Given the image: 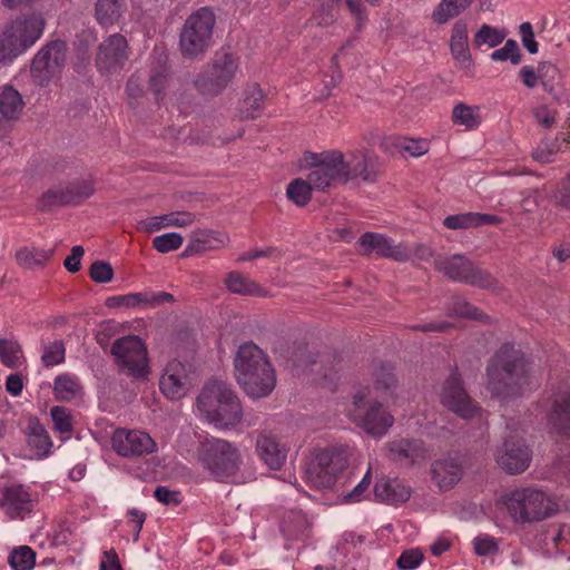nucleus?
<instances>
[{
    "mask_svg": "<svg viewBox=\"0 0 570 570\" xmlns=\"http://www.w3.org/2000/svg\"><path fill=\"white\" fill-rule=\"evenodd\" d=\"M375 389L383 390L385 394L393 395V389L395 387V377L393 374V367L391 364H383L374 373Z\"/></svg>",
    "mask_w": 570,
    "mask_h": 570,
    "instance_id": "864d4df0",
    "label": "nucleus"
},
{
    "mask_svg": "<svg viewBox=\"0 0 570 570\" xmlns=\"http://www.w3.org/2000/svg\"><path fill=\"white\" fill-rule=\"evenodd\" d=\"M392 460L404 465H413L425 459V449L421 440L397 438L389 443Z\"/></svg>",
    "mask_w": 570,
    "mask_h": 570,
    "instance_id": "b1692460",
    "label": "nucleus"
},
{
    "mask_svg": "<svg viewBox=\"0 0 570 570\" xmlns=\"http://www.w3.org/2000/svg\"><path fill=\"white\" fill-rule=\"evenodd\" d=\"M501 218L497 215L482 213H462L449 215L444 218L443 225L449 229H469L483 225H497L501 223Z\"/></svg>",
    "mask_w": 570,
    "mask_h": 570,
    "instance_id": "7c9ffc66",
    "label": "nucleus"
},
{
    "mask_svg": "<svg viewBox=\"0 0 570 570\" xmlns=\"http://www.w3.org/2000/svg\"><path fill=\"white\" fill-rule=\"evenodd\" d=\"M491 59L494 61L510 60L512 65H519L521 62V50L518 42L513 39L507 40L502 48L491 53Z\"/></svg>",
    "mask_w": 570,
    "mask_h": 570,
    "instance_id": "603ef678",
    "label": "nucleus"
},
{
    "mask_svg": "<svg viewBox=\"0 0 570 570\" xmlns=\"http://www.w3.org/2000/svg\"><path fill=\"white\" fill-rule=\"evenodd\" d=\"M45 19L41 13H31L16 19L0 36V67L8 65L42 35Z\"/></svg>",
    "mask_w": 570,
    "mask_h": 570,
    "instance_id": "39448f33",
    "label": "nucleus"
},
{
    "mask_svg": "<svg viewBox=\"0 0 570 570\" xmlns=\"http://www.w3.org/2000/svg\"><path fill=\"white\" fill-rule=\"evenodd\" d=\"M194 385L190 370L184 363L173 360L166 365L159 381L161 393L168 400H180Z\"/></svg>",
    "mask_w": 570,
    "mask_h": 570,
    "instance_id": "aec40b11",
    "label": "nucleus"
},
{
    "mask_svg": "<svg viewBox=\"0 0 570 570\" xmlns=\"http://www.w3.org/2000/svg\"><path fill=\"white\" fill-rule=\"evenodd\" d=\"M474 551L478 556H492L499 550L498 542L489 534H481L473 540Z\"/></svg>",
    "mask_w": 570,
    "mask_h": 570,
    "instance_id": "052dcab7",
    "label": "nucleus"
},
{
    "mask_svg": "<svg viewBox=\"0 0 570 570\" xmlns=\"http://www.w3.org/2000/svg\"><path fill=\"white\" fill-rule=\"evenodd\" d=\"M312 189L321 190L311 181V173L307 176V180L297 178L293 180L286 190L287 197L295 203L297 206L306 205L311 199Z\"/></svg>",
    "mask_w": 570,
    "mask_h": 570,
    "instance_id": "79ce46f5",
    "label": "nucleus"
},
{
    "mask_svg": "<svg viewBox=\"0 0 570 570\" xmlns=\"http://www.w3.org/2000/svg\"><path fill=\"white\" fill-rule=\"evenodd\" d=\"M238 384L244 389L245 393L250 397L259 399L269 395L276 385V375L274 367L261 368L253 373L237 376Z\"/></svg>",
    "mask_w": 570,
    "mask_h": 570,
    "instance_id": "4be33fe9",
    "label": "nucleus"
},
{
    "mask_svg": "<svg viewBox=\"0 0 570 570\" xmlns=\"http://www.w3.org/2000/svg\"><path fill=\"white\" fill-rule=\"evenodd\" d=\"M502 502L517 524L539 522L552 513L548 497L534 487L514 489L502 497Z\"/></svg>",
    "mask_w": 570,
    "mask_h": 570,
    "instance_id": "423d86ee",
    "label": "nucleus"
},
{
    "mask_svg": "<svg viewBox=\"0 0 570 570\" xmlns=\"http://www.w3.org/2000/svg\"><path fill=\"white\" fill-rule=\"evenodd\" d=\"M94 193L91 184L86 180L73 181L48 189L38 200L40 212L51 210L56 206L79 204Z\"/></svg>",
    "mask_w": 570,
    "mask_h": 570,
    "instance_id": "dca6fc26",
    "label": "nucleus"
},
{
    "mask_svg": "<svg viewBox=\"0 0 570 570\" xmlns=\"http://www.w3.org/2000/svg\"><path fill=\"white\" fill-rule=\"evenodd\" d=\"M30 501V494L23 489V487L21 484H16L4 488L0 504L10 519H16L23 512L30 511L28 508Z\"/></svg>",
    "mask_w": 570,
    "mask_h": 570,
    "instance_id": "c756f323",
    "label": "nucleus"
},
{
    "mask_svg": "<svg viewBox=\"0 0 570 570\" xmlns=\"http://www.w3.org/2000/svg\"><path fill=\"white\" fill-rule=\"evenodd\" d=\"M519 32L524 48L532 55L537 53L539 51V43L534 40L532 24L530 22L521 23Z\"/></svg>",
    "mask_w": 570,
    "mask_h": 570,
    "instance_id": "e2e57ef3",
    "label": "nucleus"
},
{
    "mask_svg": "<svg viewBox=\"0 0 570 570\" xmlns=\"http://www.w3.org/2000/svg\"><path fill=\"white\" fill-rule=\"evenodd\" d=\"M348 466V454L343 448L320 450L306 470V479L317 489H332Z\"/></svg>",
    "mask_w": 570,
    "mask_h": 570,
    "instance_id": "1a4fd4ad",
    "label": "nucleus"
},
{
    "mask_svg": "<svg viewBox=\"0 0 570 570\" xmlns=\"http://www.w3.org/2000/svg\"><path fill=\"white\" fill-rule=\"evenodd\" d=\"M371 484V469L367 470L358 484L346 495L348 502H358L363 499Z\"/></svg>",
    "mask_w": 570,
    "mask_h": 570,
    "instance_id": "338daca9",
    "label": "nucleus"
},
{
    "mask_svg": "<svg viewBox=\"0 0 570 570\" xmlns=\"http://www.w3.org/2000/svg\"><path fill=\"white\" fill-rule=\"evenodd\" d=\"M284 357L292 363L295 368H303L311 366V372L318 373V370L314 367L317 365V361L307 351V345L303 343L295 344L292 350H288Z\"/></svg>",
    "mask_w": 570,
    "mask_h": 570,
    "instance_id": "37998d69",
    "label": "nucleus"
},
{
    "mask_svg": "<svg viewBox=\"0 0 570 570\" xmlns=\"http://www.w3.org/2000/svg\"><path fill=\"white\" fill-rule=\"evenodd\" d=\"M236 377L261 368H272V364L267 355L254 343H245L238 347L235 357Z\"/></svg>",
    "mask_w": 570,
    "mask_h": 570,
    "instance_id": "5701e85b",
    "label": "nucleus"
},
{
    "mask_svg": "<svg viewBox=\"0 0 570 570\" xmlns=\"http://www.w3.org/2000/svg\"><path fill=\"white\" fill-rule=\"evenodd\" d=\"M184 238L178 233H167L153 239V247L159 253H169L183 245Z\"/></svg>",
    "mask_w": 570,
    "mask_h": 570,
    "instance_id": "6e6d98bb",
    "label": "nucleus"
},
{
    "mask_svg": "<svg viewBox=\"0 0 570 570\" xmlns=\"http://www.w3.org/2000/svg\"><path fill=\"white\" fill-rule=\"evenodd\" d=\"M65 343L61 340H57L43 346L41 361L46 366H55L65 362Z\"/></svg>",
    "mask_w": 570,
    "mask_h": 570,
    "instance_id": "3c124183",
    "label": "nucleus"
},
{
    "mask_svg": "<svg viewBox=\"0 0 570 570\" xmlns=\"http://www.w3.org/2000/svg\"><path fill=\"white\" fill-rule=\"evenodd\" d=\"M224 284L233 294L258 297L267 296L266 289L239 272H229L224 278Z\"/></svg>",
    "mask_w": 570,
    "mask_h": 570,
    "instance_id": "473e14b6",
    "label": "nucleus"
},
{
    "mask_svg": "<svg viewBox=\"0 0 570 570\" xmlns=\"http://www.w3.org/2000/svg\"><path fill=\"white\" fill-rule=\"evenodd\" d=\"M110 353L115 355L122 372L134 377L148 374L147 348L140 337L130 335L117 340Z\"/></svg>",
    "mask_w": 570,
    "mask_h": 570,
    "instance_id": "ddd939ff",
    "label": "nucleus"
},
{
    "mask_svg": "<svg viewBox=\"0 0 570 570\" xmlns=\"http://www.w3.org/2000/svg\"><path fill=\"white\" fill-rule=\"evenodd\" d=\"M548 420L558 434H570V391H562L556 395Z\"/></svg>",
    "mask_w": 570,
    "mask_h": 570,
    "instance_id": "c85d7f7f",
    "label": "nucleus"
},
{
    "mask_svg": "<svg viewBox=\"0 0 570 570\" xmlns=\"http://www.w3.org/2000/svg\"><path fill=\"white\" fill-rule=\"evenodd\" d=\"M169 71L166 65H161L159 68L154 70L149 79V89L157 101H163L165 99V90L169 87Z\"/></svg>",
    "mask_w": 570,
    "mask_h": 570,
    "instance_id": "49530a36",
    "label": "nucleus"
},
{
    "mask_svg": "<svg viewBox=\"0 0 570 570\" xmlns=\"http://www.w3.org/2000/svg\"><path fill=\"white\" fill-rule=\"evenodd\" d=\"M488 390L492 396L507 400L531 391L538 385L525 355L511 343H504L487 366Z\"/></svg>",
    "mask_w": 570,
    "mask_h": 570,
    "instance_id": "f257e3e1",
    "label": "nucleus"
},
{
    "mask_svg": "<svg viewBox=\"0 0 570 570\" xmlns=\"http://www.w3.org/2000/svg\"><path fill=\"white\" fill-rule=\"evenodd\" d=\"M228 237L210 229H197L191 233L190 240L184 250V256H191L224 246Z\"/></svg>",
    "mask_w": 570,
    "mask_h": 570,
    "instance_id": "cd10ccee",
    "label": "nucleus"
},
{
    "mask_svg": "<svg viewBox=\"0 0 570 570\" xmlns=\"http://www.w3.org/2000/svg\"><path fill=\"white\" fill-rule=\"evenodd\" d=\"M50 415L56 431L62 434L72 432L71 415L66 407L56 405L51 407Z\"/></svg>",
    "mask_w": 570,
    "mask_h": 570,
    "instance_id": "4d7b16f0",
    "label": "nucleus"
},
{
    "mask_svg": "<svg viewBox=\"0 0 570 570\" xmlns=\"http://www.w3.org/2000/svg\"><path fill=\"white\" fill-rule=\"evenodd\" d=\"M535 120L544 128H550L556 122V110L546 105L539 106L533 111Z\"/></svg>",
    "mask_w": 570,
    "mask_h": 570,
    "instance_id": "69168bd1",
    "label": "nucleus"
},
{
    "mask_svg": "<svg viewBox=\"0 0 570 570\" xmlns=\"http://www.w3.org/2000/svg\"><path fill=\"white\" fill-rule=\"evenodd\" d=\"M495 460L507 473L519 474L529 468L532 452L523 439L510 435L495 453Z\"/></svg>",
    "mask_w": 570,
    "mask_h": 570,
    "instance_id": "6ab92c4d",
    "label": "nucleus"
},
{
    "mask_svg": "<svg viewBox=\"0 0 570 570\" xmlns=\"http://www.w3.org/2000/svg\"><path fill=\"white\" fill-rule=\"evenodd\" d=\"M215 22L214 12L207 7L199 8L186 19L179 36L183 56L194 58L209 48Z\"/></svg>",
    "mask_w": 570,
    "mask_h": 570,
    "instance_id": "0eeeda50",
    "label": "nucleus"
},
{
    "mask_svg": "<svg viewBox=\"0 0 570 570\" xmlns=\"http://www.w3.org/2000/svg\"><path fill=\"white\" fill-rule=\"evenodd\" d=\"M360 250L364 255L375 254L379 257L406 262L413 255L412 248L405 244H395L390 237L379 233H365L358 239Z\"/></svg>",
    "mask_w": 570,
    "mask_h": 570,
    "instance_id": "a211bd4d",
    "label": "nucleus"
},
{
    "mask_svg": "<svg viewBox=\"0 0 570 570\" xmlns=\"http://www.w3.org/2000/svg\"><path fill=\"white\" fill-rule=\"evenodd\" d=\"M52 250L22 247L16 252L17 264L24 269L43 267L51 257Z\"/></svg>",
    "mask_w": 570,
    "mask_h": 570,
    "instance_id": "4c0bfd02",
    "label": "nucleus"
},
{
    "mask_svg": "<svg viewBox=\"0 0 570 570\" xmlns=\"http://www.w3.org/2000/svg\"><path fill=\"white\" fill-rule=\"evenodd\" d=\"M462 471L461 463L453 458L436 460L431 466L432 479L441 491L452 489L460 481Z\"/></svg>",
    "mask_w": 570,
    "mask_h": 570,
    "instance_id": "a878e982",
    "label": "nucleus"
},
{
    "mask_svg": "<svg viewBox=\"0 0 570 570\" xmlns=\"http://www.w3.org/2000/svg\"><path fill=\"white\" fill-rule=\"evenodd\" d=\"M281 530L287 540H304L309 535L311 522L302 511L291 510L283 518Z\"/></svg>",
    "mask_w": 570,
    "mask_h": 570,
    "instance_id": "2f4dec72",
    "label": "nucleus"
},
{
    "mask_svg": "<svg viewBox=\"0 0 570 570\" xmlns=\"http://www.w3.org/2000/svg\"><path fill=\"white\" fill-rule=\"evenodd\" d=\"M473 0H441L432 13L438 23H445L470 7Z\"/></svg>",
    "mask_w": 570,
    "mask_h": 570,
    "instance_id": "58836bf2",
    "label": "nucleus"
},
{
    "mask_svg": "<svg viewBox=\"0 0 570 570\" xmlns=\"http://www.w3.org/2000/svg\"><path fill=\"white\" fill-rule=\"evenodd\" d=\"M424 554L420 549H410L401 553L396 566L402 570H413L421 566Z\"/></svg>",
    "mask_w": 570,
    "mask_h": 570,
    "instance_id": "bf43d9fd",
    "label": "nucleus"
},
{
    "mask_svg": "<svg viewBox=\"0 0 570 570\" xmlns=\"http://www.w3.org/2000/svg\"><path fill=\"white\" fill-rule=\"evenodd\" d=\"M441 402L450 411L462 419H471L479 413V406L469 396L463 387L460 375L454 372L444 382Z\"/></svg>",
    "mask_w": 570,
    "mask_h": 570,
    "instance_id": "f3484780",
    "label": "nucleus"
},
{
    "mask_svg": "<svg viewBox=\"0 0 570 570\" xmlns=\"http://www.w3.org/2000/svg\"><path fill=\"white\" fill-rule=\"evenodd\" d=\"M85 254V249L80 245H76L71 248L70 255L65 259L63 266L69 273H77L81 268V258Z\"/></svg>",
    "mask_w": 570,
    "mask_h": 570,
    "instance_id": "0e129e2a",
    "label": "nucleus"
},
{
    "mask_svg": "<svg viewBox=\"0 0 570 570\" xmlns=\"http://www.w3.org/2000/svg\"><path fill=\"white\" fill-rule=\"evenodd\" d=\"M522 83L533 89L541 85L550 96L557 98L563 89V77L560 69L552 62L542 61L537 68L525 65L519 71Z\"/></svg>",
    "mask_w": 570,
    "mask_h": 570,
    "instance_id": "4468645a",
    "label": "nucleus"
},
{
    "mask_svg": "<svg viewBox=\"0 0 570 570\" xmlns=\"http://www.w3.org/2000/svg\"><path fill=\"white\" fill-rule=\"evenodd\" d=\"M112 449L121 456H141L157 451L156 441L142 430L117 429L111 436Z\"/></svg>",
    "mask_w": 570,
    "mask_h": 570,
    "instance_id": "2eb2a0df",
    "label": "nucleus"
},
{
    "mask_svg": "<svg viewBox=\"0 0 570 570\" xmlns=\"http://www.w3.org/2000/svg\"><path fill=\"white\" fill-rule=\"evenodd\" d=\"M256 453L272 470H278L286 460L287 448L272 432H262L256 439Z\"/></svg>",
    "mask_w": 570,
    "mask_h": 570,
    "instance_id": "412c9836",
    "label": "nucleus"
},
{
    "mask_svg": "<svg viewBox=\"0 0 570 570\" xmlns=\"http://www.w3.org/2000/svg\"><path fill=\"white\" fill-rule=\"evenodd\" d=\"M452 121L466 129H474L480 125V108L459 102L452 110Z\"/></svg>",
    "mask_w": 570,
    "mask_h": 570,
    "instance_id": "a19ab883",
    "label": "nucleus"
},
{
    "mask_svg": "<svg viewBox=\"0 0 570 570\" xmlns=\"http://www.w3.org/2000/svg\"><path fill=\"white\" fill-rule=\"evenodd\" d=\"M340 4L341 0H322L311 18L312 23L324 27L332 24L336 19Z\"/></svg>",
    "mask_w": 570,
    "mask_h": 570,
    "instance_id": "a18cd8bd",
    "label": "nucleus"
},
{
    "mask_svg": "<svg viewBox=\"0 0 570 570\" xmlns=\"http://www.w3.org/2000/svg\"><path fill=\"white\" fill-rule=\"evenodd\" d=\"M368 390L358 391L353 396L350 409L351 420L365 433L374 438H382L394 423L393 415L377 401L367 400Z\"/></svg>",
    "mask_w": 570,
    "mask_h": 570,
    "instance_id": "6e6552de",
    "label": "nucleus"
},
{
    "mask_svg": "<svg viewBox=\"0 0 570 570\" xmlns=\"http://www.w3.org/2000/svg\"><path fill=\"white\" fill-rule=\"evenodd\" d=\"M22 350L18 342L0 338V361L9 368H17L20 364Z\"/></svg>",
    "mask_w": 570,
    "mask_h": 570,
    "instance_id": "09e8293b",
    "label": "nucleus"
},
{
    "mask_svg": "<svg viewBox=\"0 0 570 570\" xmlns=\"http://www.w3.org/2000/svg\"><path fill=\"white\" fill-rule=\"evenodd\" d=\"M238 70V59L228 52L217 53L212 63L195 79L196 89L208 96H217L233 81Z\"/></svg>",
    "mask_w": 570,
    "mask_h": 570,
    "instance_id": "9d476101",
    "label": "nucleus"
},
{
    "mask_svg": "<svg viewBox=\"0 0 570 570\" xmlns=\"http://www.w3.org/2000/svg\"><path fill=\"white\" fill-rule=\"evenodd\" d=\"M265 95L257 83L246 88L244 98L239 106V116L242 119L257 118L264 105Z\"/></svg>",
    "mask_w": 570,
    "mask_h": 570,
    "instance_id": "f704fd0d",
    "label": "nucleus"
},
{
    "mask_svg": "<svg viewBox=\"0 0 570 570\" xmlns=\"http://www.w3.org/2000/svg\"><path fill=\"white\" fill-rule=\"evenodd\" d=\"M197 409L207 422L218 429L233 428L243 416L237 395L228 384L218 380L205 384L197 397Z\"/></svg>",
    "mask_w": 570,
    "mask_h": 570,
    "instance_id": "7ed1b4c3",
    "label": "nucleus"
},
{
    "mask_svg": "<svg viewBox=\"0 0 570 570\" xmlns=\"http://www.w3.org/2000/svg\"><path fill=\"white\" fill-rule=\"evenodd\" d=\"M23 109L21 95L11 86L6 87L0 94V138L10 129V122L16 121Z\"/></svg>",
    "mask_w": 570,
    "mask_h": 570,
    "instance_id": "393cba45",
    "label": "nucleus"
},
{
    "mask_svg": "<svg viewBox=\"0 0 570 570\" xmlns=\"http://www.w3.org/2000/svg\"><path fill=\"white\" fill-rule=\"evenodd\" d=\"M556 199L560 206L570 209V174L561 181Z\"/></svg>",
    "mask_w": 570,
    "mask_h": 570,
    "instance_id": "774afa93",
    "label": "nucleus"
},
{
    "mask_svg": "<svg viewBox=\"0 0 570 570\" xmlns=\"http://www.w3.org/2000/svg\"><path fill=\"white\" fill-rule=\"evenodd\" d=\"M197 455L203 468L217 481L238 482L243 459L235 444L223 439H206L200 442Z\"/></svg>",
    "mask_w": 570,
    "mask_h": 570,
    "instance_id": "20e7f679",
    "label": "nucleus"
},
{
    "mask_svg": "<svg viewBox=\"0 0 570 570\" xmlns=\"http://www.w3.org/2000/svg\"><path fill=\"white\" fill-rule=\"evenodd\" d=\"M568 142L566 137H562L561 141L559 137L554 140H542L533 153V159L540 163H549L554 154L561 151L563 147H567Z\"/></svg>",
    "mask_w": 570,
    "mask_h": 570,
    "instance_id": "8fccbe9b",
    "label": "nucleus"
},
{
    "mask_svg": "<svg viewBox=\"0 0 570 570\" xmlns=\"http://www.w3.org/2000/svg\"><path fill=\"white\" fill-rule=\"evenodd\" d=\"M27 436L29 446L36 451L38 456L49 454L52 443L38 417L33 416L28 420Z\"/></svg>",
    "mask_w": 570,
    "mask_h": 570,
    "instance_id": "72a5a7b5",
    "label": "nucleus"
},
{
    "mask_svg": "<svg viewBox=\"0 0 570 570\" xmlns=\"http://www.w3.org/2000/svg\"><path fill=\"white\" fill-rule=\"evenodd\" d=\"M436 267L449 278L485 289H497V279L487 271L478 268L463 255L440 259Z\"/></svg>",
    "mask_w": 570,
    "mask_h": 570,
    "instance_id": "f8f14e48",
    "label": "nucleus"
},
{
    "mask_svg": "<svg viewBox=\"0 0 570 570\" xmlns=\"http://www.w3.org/2000/svg\"><path fill=\"white\" fill-rule=\"evenodd\" d=\"M53 392L58 400L69 402L82 395V385L76 376L65 373L55 379Z\"/></svg>",
    "mask_w": 570,
    "mask_h": 570,
    "instance_id": "e433bc0d",
    "label": "nucleus"
},
{
    "mask_svg": "<svg viewBox=\"0 0 570 570\" xmlns=\"http://www.w3.org/2000/svg\"><path fill=\"white\" fill-rule=\"evenodd\" d=\"M174 301L171 294L166 292H144L127 295L109 296V307H136L140 305L156 307Z\"/></svg>",
    "mask_w": 570,
    "mask_h": 570,
    "instance_id": "bb28decb",
    "label": "nucleus"
},
{
    "mask_svg": "<svg viewBox=\"0 0 570 570\" xmlns=\"http://www.w3.org/2000/svg\"><path fill=\"white\" fill-rule=\"evenodd\" d=\"M128 59V46L125 37L115 33L109 36V72L112 68H121Z\"/></svg>",
    "mask_w": 570,
    "mask_h": 570,
    "instance_id": "c03bdc74",
    "label": "nucleus"
},
{
    "mask_svg": "<svg viewBox=\"0 0 570 570\" xmlns=\"http://www.w3.org/2000/svg\"><path fill=\"white\" fill-rule=\"evenodd\" d=\"M140 228L147 233H154L163 228L173 227L171 216L169 214L153 216L140 220Z\"/></svg>",
    "mask_w": 570,
    "mask_h": 570,
    "instance_id": "680f3d73",
    "label": "nucleus"
},
{
    "mask_svg": "<svg viewBox=\"0 0 570 570\" xmlns=\"http://www.w3.org/2000/svg\"><path fill=\"white\" fill-rule=\"evenodd\" d=\"M67 60V46L62 40H53L45 45L35 56L31 62V77L40 87L60 75Z\"/></svg>",
    "mask_w": 570,
    "mask_h": 570,
    "instance_id": "9b49d317",
    "label": "nucleus"
},
{
    "mask_svg": "<svg viewBox=\"0 0 570 570\" xmlns=\"http://www.w3.org/2000/svg\"><path fill=\"white\" fill-rule=\"evenodd\" d=\"M8 561L14 570H31L36 563V553L30 547L21 546L13 549Z\"/></svg>",
    "mask_w": 570,
    "mask_h": 570,
    "instance_id": "de8ad7c7",
    "label": "nucleus"
},
{
    "mask_svg": "<svg viewBox=\"0 0 570 570\" xmlns=\"http://www.w3.org/2000/svg\"><path fill=\"white\" fill-rule=\"evenodd\" d=\"M503 39L504 35H502L498 29L488 24H483L475 33L473 42L476 47H481L483 45L495 47L500 45Z\"/></svg>",
    "mask_w": 570,
    "mask_h": 570,
    "instance_id": "5fc2aeb1",
    "label": "nucleus"
},
{
    "mask_svg": "<svg viewBox=\"0 0 570 570\" xmlns=\"http://www.w3.org/2000/svg\"><path fill=\"white\" fill-rule=\"evenodd\" d=\"M452 315L471 320H481L483 314L473 305L462 298H455L450 307Z\"/></svg>",
    "mask_w": 570,
    "mask_h": 570,
    "instance_id": "13d9d810",
    "label": "nucleus"
},
{
    "mask_svg": "<svg viewBox=\"0 0 570 570\" xmlns=\"http://www.w3.org/2000/svg\"><path fill=\"white\" fill-rule=\"evenodd\" d=\"M306 161L313 168L311 181L320 189L356 178L372 183L377 171L374 158L360 151L350 153L346 159L338 150L309 153Z\"/></svg>",
    "mask_w": 570,
    "mask_h": 570,
    "instance_id": "f03ea898",
    "label": "nucleus"
},
{
    "mask_svg": "<svg viewBox=\"0 0 570 570\" xmlns=\"http://www.w3.org/2000/svg\"><path fill=\"white\" fill-rule=\"evenodd\" d=\"M451 53L455 59L466 60L470 58L468 47V27L464 22L458 21L452 28L450 40Z\"/></svg>",
    "mask_w": 570,
    "mask_h": 570,
    "instance_id": "ea45409f",
    "label": "nucleus"
},
{
    "mask_svg": "<svg viewBox=\"0 0 570 570\" xmlns=\"http://www.w3.org/2000/svg\"><path fill=\"white\" fill-rule=\"evenodd\" d=\"M374 491L376 497L390 503L405 502L411 497L410 489L397 481H380L375 484Z\"/></svg>",
    "mask_w": 570,
    "mask_h": 570,
    "instance_id": "c9c22d12",
    "label": "nucleus"
}]
</instances>
